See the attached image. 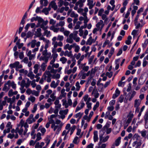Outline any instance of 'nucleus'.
Instances as JSON below:
<instances>
[{
  "label": "nucleus",
  "instance_id": "nucleus-55",
  "mask_svg": "<svg viewBox=\"0 0 148 148\" xmlns=\"http://www.w3.org/2000/svg\"><path fill=\"white\" fill-rule=\"evenodd\" d=\"M28 99L29 100L31 101L32 103H33L35 101L36 98L34 97L31 96L28 98Z\"/></svg>",
  "mask_w": 148,
  "mask_h": 148
},
{
  "label": "nucleus",
  "instance_id": "nucleus-4",
  "mask_svg": "<svg viewBox=\"0 0 148 148\" xmlns=\"http://www.w3.org/2000/svg\"><path fill=\"white\" fill-rule=\"evenodd\" d=\"M51 127L53 129V131L56 132V134H59L61 129V127L60 125L54 124L51 125Z\"/></svg>",
  "mask_w": 148,
  "mask_h": 148
},
{
  "label": "nucleus",
  "instance_id": "nucleus-2",
  "mask_svg": "<svg viewBox=\"0 0 148 148\" xmlns=\"http://www.w3.org/2000/svg\"><path fill=\"white\" fill-rule=\"evenodd\" d=\"M42 76L44 80L46 81L47 82H51L52 75L49 70L45 71Z\"/></svg>",
  "mask_w": 148,
  "mask_h": 148
},
{
  "label": "nucleus",
  "instance_id": "nucleus-17",
  "mask_svg": "<svg viewBox=\"0 0 148 148\" xmlns=\"http://www.w3.org/2000/svg\"><path fill=\"white\" fill-rule=\"evenodd\" d=\"M50 57V55L49 54V56H42L40 57L39 60L40 61L44 60L45 61L44 62H45L46 60H47V62L49 60V58Z\"/></svg>",
  "mask_w": 148,
  "mask_h": 148
},
{
  "label": "nucleus",
  "instance_id": "nucleus-60",
  "mask_svg": "<svg viewBox=\"0 0 148 148\" xmlns=\"http://www.w3.org/2000/svg\"><path fill=\"white\" fill-rule=\"evenodd\" d=\"M23 127H21L20 129L19 130H18V132L19 134L22 136L23 132Z\"/></svg>",
  "mask_w": 148,
  "mask_h": 148
},
{
  "label": "nucleus",
  "instance_id": "nucleus-9",
  "mask_svg": "<svg viewBox=\"0 0 148 148\" xmlns=\"http://www.w3.org/2000/svg\"><path fill=\"white\" fill-rule=\"evenodd\" d=\"M74 36V35L73 33L70 34L69 37L66 39V42L71 44L73 42Z\"/></svg>",
  "mask_w": 148,
  "mask_h": 148
},
{
  "label": "nucleus",
  "instance_id": "nucleus-51",
  "mask_svg": "<svg viewBox=\"0 0 148 148\" xmlns=\"http://www.w3.org/2000/svg\"><path fill=\"white\" fill-rule=\"evenodd\" d=\"M75 86L76 87V90L77 91H79L80 89V86L79 85V83L78 82H76Z\"/></svg>",
  "mask_w": 148,
  "mask_h": 148
},
{
  "label": "nucleus",
  "instance_id": "nucleus-33",
  "mask_svg": "<svg viewBox=\"0 0 148 148\" xmlns=\"http://www.w3.org/2000/svg\"><path fill=\"white\" fill-rule=\"evenodd\" d=\"M78 76L79 78L82 79H84L86 77L84 73H82L81 72L79 73Z\"/></svg>",
  "mask_w": 148,
  "mask_h": 148
},
{
  "label": "nucleus",
  "instance_id": "nucleus-36",
  "mask_svg": "<svg viewBox=\"0 0 148 148\" xmlns=\"http://www.w3.org/2000/svg\"><path fill=\"white\" fill-rule=\"evenodd\" d=\"M25 79L27 81V82L26 83L25 88H27L29 86L31 83V81H30L29 79L28 78H26Z\"/></svg>",
  "mask_w": 148,
  "mask_h": 148
},
{
  "label": "nucleus",
  "instance_id": "nucleus-37",
  "mask_svg": "<svg viewBox=\"0 0 148 148\" xmlns=\"http://www.w3.org/2000/svg\"><path fill=\"white\" fill-rule=\"evenodd\" d=\"M140 133L141 134L142 136L145 138V137L146 134L147 133V131L145 130H144L140 131Z\"/></svg>",
  "mask_w": 148,
  "mask_h": 148
},
{
  "label": "nucleus",
  "instance_id": "nucleus-6",
  "mask_svg": "<svg viewBox=\"0 0 148 148\" xmlns=\"http://www.w3.org/2000/svg\"><path fill=\"white\" fill-rule=\"evenodd\" d=\"M40 40H42L45 43L44 47L45 49H47L49 47V45L50 43V42L49 40L43 37H41L39 38Z\"/></svg>",
  "mask_w": 148,
  "mask_h": 148
},
{
  "label": "nucleus",
  "instance_id": "nucleus-62",
  "mask_svg": "<svg viewBox=\"0 0 148 148\" xmlns=\"http://www.w3.org/2000/svg\"><path fill=\"white\" fill-rule=\"evenodd\" d=\"M52 44L53 45V47H54V49H56V48L58 46V42H52Z\"/></svg>",
  "mask_w": 148,
  "mask_h": 148
},
{
  "label": "nucleus",
  "instance_id": "nucleus-46",
  "mask_svg": "<svg viewBox=\"0 0 148 148\" xmlns=\"http://www.w3.org/2000/svg\"><path fill=\"white\" fill-rule=\"evenodd\" d=\"M60 74L57 73L56 75H52V77L54 79H58L60 78Z\"/></svg>",
  "mask_w": 148,
  "mask_h": 148
},
{
  "label": "nucleus",
  "instance_id": "nucleus-13",
  "mask_svg": "<svg viewBox=\"0 0 148 148\" xmlns=\"http://www.w3.org/2000/svg\"><path fill=\"white\" fill-rule=\"evenodd\" d=\"M141 144L142 143L141 141L138 142L137 140H136L132 143V146L134 147L136 145L135 148H140Z\"/></svg>",
  "mask_w": 148,
  "mask_h": 148
},
{
  "label": "nucleus",
  "instance_id": "nucleus-43",
  "mask_svg": "<svg viewBox=\"0 0 148 148\" xmlns=\"http://www.w3.org/2000/svg\"><path fill=\"white\" fill-rule=\"evenodd\" d=\"M60 61L62 62L63 64H65L67 61V59L65 57H62L60 59Z\"/></svg>",
  "mask_w": 148,
  "mask_h": 148
},
{
  "label": "nucleus",
  "instance_id": "nucleus-47",
  "mask_svg": "<svg viewBox=\"0 0 148 148\" xmlns=\"http://www.w3.org/2000/svg\"><path fill=\"white\" fill-rule=\"evenodd\" d=\"M72 63L70 66V67L71 68H72L75 65L76 62V60L74 58H73L72 59Z\"/></svg>",
  "mask_w": 148,
  "mask_h": 148
},
{
  "label": "nucleus",
  "instance_id": "nucleus-57",
  "mask_svg": "<svg viewBox=\"0 0 148 148\" xmlns=\"http://www.w3.org/2000/svg\"><path fill=\"white\" fill-rule=\"evenodd\" d=\"M19 72L21 73H23L25 74H26L28 73L27 70H25L23 69H22L19 70Z\"/></svg>",
  "mask_w": 148,
  "mask_h": 148
},
{
  "label": "nucleus",
  "instance_id": "nucleus-53",
  "mask_svg": "<svg viewBox=\"0 0 148 148\" xmlns=\"http://www.w3.org/2000/svg\"><path fill=\"white\" fill-rule=\"evenodd\" d=\"M82 113L80 112H79L75 114V117L76 118L79 117V119H80L82 116Z\"/></svg>",
  "mask_w": 148,
  "mask_h": 148
},
{
  "label": "nucleus",
  "instance_id": "nucleus-48",
  "mask_svg": "<svg viewBox=\"0 0 148 148\" xmlns=\"http://www.w3.org/2000/svg\"><path fill=\"white\" fill-rule=\"evenodd\" d=\"M57 40L60 41H62L64 39V36H63L58 35L57 36Z\"/></svg>",
  "mask_w": 148,
  "mask_h": 148
},
{
  "label": "nucleus",
  "instance_id": "nucleus-35",
  "mask_svg": "<svg viewBox=\"0 0 148 148\" xmlns=\"http://www.w3.org/2000/svg\"><path fill=\"white\" fill-rule=\"evenodd\" d=\"M27 76L30 77L31 79H33L35 76V75L33 74V73L32 72H29L27 75Z\"/></svg>",
  "mask_w": 148,
  "mask_h": 148
},
{
  "label": "nucleus",
  "instance_id": "nucleus-23",
  "mask_svg": "<svg viewBox=\"0 0 148 148\" xmlns=\"http://www.w3.org/2000/svg\"><path fill=\"white\" fill-rule=\"evenodd\" d=\"M95 72L96 71L94 70L93 69H92V72L89 76V77L88 79V81H89L95 75Z\"/></svg>",
  "mask_w": 148,
  "mask_h": 148
},
{
  "label": "nucleus",
  "instance_id": "nucleus-3",
  "mask_svg": "<svg viewBox=\"0 0 148 148\" xmlns=\"http://www.w3.org/2000/svg\"><path fill=\"white\" fill-rule=\"evenodd\" d=\"M103 133H100L99 134V138L100 141L98 144L99 145H101L102 143H105L106 142L109 138L108 136H107L106 137H103Z\"/></svg>",
  "mask_w": 148,
  "mask_h": 148
},
{
  "label": "nucleus",
  "instance_id": "nucleus-5",
  "mask_svg": "<svg viewBox=\"0 0 148 148\" xmlns=\"http://www.w3.org/2000/svg\"><path fill=\"white\" fill-rule=\"evenodd\" d=\"M110 126V125L108 123H107L106 125L103 127V128L101 130V131H102L103 133L104 134L106 130V133L107 134H110L111 132L112 129L110 128H108Z\"/></svg>",
  "mask_w": 148,
  "mask_h": 148
},
{
  "label": "nucleus",
  "instance_id": "nucleus-41",
  "mask_svg": "<svg viewBox=\"0 0 148 148\" xmlns=\"http://www.w3.org/2000/svg\"><path fill=\"white\" fill-rule=\"evenodd\" d=\"M136 92L134 91H133L132 93V94L130 96L129 98V101H131L132 98H133V97L136 94Z\"/></svg>",
  "mask_w": 148,
  "mask_h": 148
},
{
  "label": "nucleus",
  "instance_id": "nucleus-49",
  "mask_svg": "<svg viewBox=\"0 0 148 148\" xmlns=\"http://www.w3.org/2000/svg\"><path fill=\"white\" fill-rule=\"evenodd\" d=\"M76 128V126L75 125H73L72 127H71L70 128V135L72 134L74 132V131L75 130Z\"/></svg>",
  "mask_w": 148,
  "mask_h": 148
},
{
  "label": "nucleus",
  "instance_id": "nucleus-31",
  "mask_svg": "<svg viewBox=\"0 0 148 148\" xmlns=\"http://www.w3.org/2000/svg\"><path fill=\"white\" fill-rule=\"evenodd\" d=\"M44 30L45 31L44 34V35H46L47 37H50L51 36L50 31H48L47 29Z\"/></svg>",
  "mask_w": 148,
  "mask_h": 148
},
{
  "label": "nucleus",
  "instance_id": "nucleus-56",
  "mask_svg": "<svg viewBox=\"0 0 148 148\" xmlns=\"http://www.w3.org/2000/svg\"><path fill=\"white\" fill-rule=\"evenodd\" d=\"M10 86H12V88L14 90L16 89V84H15L14 81L11 82Z\"/></svg>",
  "mask_w": 148,
  "mask_h": 148
},
{
  "label": "nucleus",
  "instance_id": "nucleus-25",
  "mask_svg": "<svg viewBox=\"0 0 148 148\" xmlns=\"http://www.w3.org/2000/svg\"><path fill=\"white\" fill-rule=\"evenodd\" d=\"M79 19L80 21H82L84 20V23L86 25L87 24V23L89 19L87 18L86 19H85V17L83 16H80L79 17Z\"/></svg>",
  "mask_w": 148,
  "mask_h": 148
},
{
  "label": "nucleus",
  "instance_id": "nucleus-38",
  "mask_svg": "<svg viewBox=\"0 0 148 148\" xmlns=\"http://www.w3.org/2000/svg\"><path fill=\"white\" fill-rule=\"evenodd\" d=\"M36 121L35 119H27L26 120V122L29 124H31L32 123Z\"/></svg>",
  "mask_w": 148,
  "mask_h": 148
},
{
  "label": "nucleus",
  "instance_id": "nucleus-61",
  "mask_svg": "<svg viewBox=\"0 0 148 148\" xmlns=\"http://www.w3.org/2000/svg\"><path fill=\"white\" fill-rule=\"evenodd\" d=\"M113 73L112 72H107L106 73V76H108L109 78H110L112 76Z\"/></svg>",
  "mask_w": 148,
  "mask_h": 148
},
{
  "label": "nucleus",
  "instance_id": "nucleus-39",
  "mask_svg": "<svg viewBox=\"0 0 148 148\" xmlns=\"http://www.w3.org/2000/svg\"><path fill=\"white\" fill-rule=\"evenodd\" d=\"M38 18L37 19V21H38V25H39L42 23L44 21L43 19L40 17L38 16Z\"/></svg>",
  "mask_w": 148,
  "mask_h": 148
},
{
  "label": "nucleus",
  "instance_id": "nucleus-30",
  "mask_svg": "<svg viewBox=\"0 0 148 148\" xmlns=\"http://www.w3.org/2000/svg\"><path fill=\"white\" fill-rule=\"evenodd\" d=\"M79 69H82V70L81 71V72H82L83 71L85 72H87L89 70V66H85L82 67L81 68H79Z\"/></svg>",
  "mask_w": 148,
  "mask_h": 148
},
{
  "label": "nucleus",
  "instance_id": "nucleus-42",
  "mask_svg": "<svg viewBox=\"0 0 148 148\" xmlns=\"http://www.w3.org/2000/svg\"><path fill=\"white\" fill-rule=\"evenodd\" d=\"M50 86L53 88H56L57 86L54 81H53L51 82L50 84Z\"/></svg>",
  "mask_w": 148,
  "mask_h": 148
},
{
  "label": "nucleus",
  "instance_id": "nucleus-14",
  "mask_svg": "<svg viewBox=\"0 0 148 148\" xmlns=\"http://www.w3.org/2000/svg\"><path fill=\"white\" fill-rule=\"evenodd\" d=\"M27 12H28V11H27L25 13L24 15L22 17V20H21V22L20 23V25H23L25 23V19L27 17Z\"/></svg>",
  "mask_w": 148,
  "mask_h": 148
},
{
  "label": "nucleus",
  "instance_id": "nucleus-64",
  "mask_svg": "<svg viewBox=\"0 0 148 148\" xmlns=\"http://www.w3.org/2000/svg\"><path fill=\"white\" fill-rule=\"evenodd\" d=\"M145 121H148V112H146L144 116Z\"/></svg>",
  "mask_w": 148,
  "mask_h": 148
},
{
  "label": "nucleus",
  "instance_id": "nucleus-58",
  "mask_svg": "<svg viewBox=\"0 0 148 148\" xmlns=\"http://www.w3.org/2000/svg\"><path fill=\"white\" fill-rule=\"evenodd\" d=\"M80 49V47L78 45H76L75 47V51L76 53L79 52Z\"/></svg>",
  "mask_w": 148,
  "mask_h": 148
},
{
  "label": "nucleus",
  "instance_id": "nucleus-8",
  "mask_svg": "<svg viewBox=\"0 0 148 148\" xmlns=\"http://www.w3.org/2000/svg\"><path fill=\"white\" fill-rule=\"evenodd\" d=\"M104 26V24L103 23V21L102 20H100L96 25V27L100 29V32H101Z\"/></svg>",
  "mask_w": 148,
  "mask_h": 148
},
{
  "label": "nucleus",
  "instance_id": "nucleus-15",
  "mask_svg": "<svg viewBox=\"0 0 148 148\" xmlns=\"http://www.w3.org/2000/svg\"><path fill=\"white\" fill-rule=\"evenodd\" d=\"M41 29L40 28H38L36 29V31L35 32L34 35L37 37H40L42 35L41 33Z\"/></svg>",
  "mask_w": 148,
  "mask_h": 148
},
{
  "label": "nucleus",
  "instance_id": "nucleus-18",
  "mask_svg": "<svg viewBox=\"0 0 148 148\" xmlns=\"http://www.w3.org/2000/svg\"><path fill=\"white\" fill-rule=\"evenodd\" d=\"M20 64L18 61H16L13 64H10V68L12 69L13 68L17 67Z\"/></svg>",
  "mask_w": 148,
  "mask_h": 148
},
{
  "label": "nucleus",
  "instance_id": "nucleus-28",
  "mask_svg": "<svg viewBox=\"0 0 148 148\" xmlns=\"http://www.w3.org/2000/svg\"><path fill=\"white\" fill-rule=\"evenodd\" d=\"M121 137H119L118 138L116 139L115 141V143L113 144H114V146H119L121 142Z\"/></svg>",
  "mask_w": 148,
  "mask_h": 148
},
{
  "label": "nucleus",
  "instance_id": "nucleus-24",
  "mask_svg": "<svg viewBox=\"0 0 148 148\" xmlns=\"http://www.w3.org/2000/svg\"><path fill=\"white\" fill-rule=\"evenodd\" d=\"M95 72L96 71L94 70L93 69H92V72L89 76V77L88 79V81H89L95 75Z\"/></svg>",
  "mask_w": 148,
  "mask_h": 148
},
{
  "label": "nucleus",
  "instance_id": "nucleus-12",
  "mask_svg": "<svg viewBox=\"0 0 148 148\" xmlns=\"http://www.w3.org/2000/svg\"><path fill=\"white\" fill-rule=\"evenodd\" d=\"M87 5L88 6L89 8L92 9L94 6L95 3H94L93 0H87Z\"/></svg>",
  "mask_w": 148,
  "mask_h": 148
},
{
  "label": "nucleus",
  "instance_id": "nucleus-40",
  "mask_svg": "<svg viewBox=\"0 0 148 148\" xmlns=\"http://www.w3.org/2000/svg\"><path fill=\"white\" fill-rule=\"evenodd\" d=\"M47 51V49H45V50L43 51L42 52V56H49V55H50V56H51V53H48Z\"/></svg>",
  "mask_w": 148,
  "mask_h": 148
},
{
  "label": "nucleus",
  "instance_id": "nucleus-10",
  "mask_svg": "<svg viewBox=\"0 0 148 148\" xmlns=\"http://www.w3.org/2000/svg\"><path fill=\"white\" fill-rule=\"evenodd\" d=\"M47 60H46L45 62H43L41 65V68L40 69V71L41 72L44 71L46 69L47 66Z\"/></svg>",
  "mask_w": 148,
  "mask_h": 148
},
{
  "label": "nucleus",
  "instance_id": "nucleus-21",
  "mask_svg": "<svg viewBox=\"0 0 148 148\" xmlns=\"http://www.w3.org/2000/svg\"><path fill=\"white\" fill-rule=\"evenodd\" d=\"M95 42L94 41V39H92V37L91 36H90L87 40L86 42V44L90 45H92V43H94Z\"/></svg>",
  "mask_w": 148,
  "mask_h": 148
},
{
  "label": "nucleus",
  "instance_id": "nucleus-52",
  "mask_svg": "<svg viewBox=\"0 0 148 148\" xmlns=\"http://www.w3.org/2000/svg\"><path fill=\"white\" fill-rule=\"evenodd\" d=\"M24 56V52L23 51L20 52L19 54V57L21 60L23 59Z\"/></svg>",
  "mask_w": 148,
  "mask_h": 148
},
{
  "label": "nucleus",
  "instance_id": "nucleus-11",
  "mask_svg": "<svg viewBox=\"0 0 148 148\" xmlns=\"http://www.w3.org/2000/svg\"><path fill=\"white\" fill-rule=\"evenodd\" d=\"M49 7H50V8L51 7L55 10H56L58 8V6L56 5V3L54 1H52L50 2L49 5Z\"/></svg>",
  "mask_w": 148,
  "mask_h": 148
},
{
  "label": "nucleus",
  "instance_id": "nucleus-20",
  "mask_svg": "<svg viewBox=\"0 0 148 148\" xmlns=\"http://www.w3.org/2000/svg\"><path fill=\"white\" fill-rule=\"evenodd\" d=\"M93 140L94 142H96L98 141V132L97 131H94L93 133Z\"/></svg>",
  "mask_w": 148,
  "mask_h": 148
},
{
  "label": "nucleus",
  "instance_id": "nucleus-59",
  "mask_svg": "<svg viewBox=\"0 0 148 148\" xmlns=\"http://www.w3.org/2000/svg\"><path fill=\"white\" fill-rule=\"evenodd\" d=\"M99 106V103L98 102H96V104L94 105L93 108V110L94 111H95L97 108Z\"/></svg>",
  "mask_w": 148,
  "mask_h": 148
},
{
  "label": "nucleus",
  "instance_id": "nucleus-26",
  "mask_svg": "<svg viewBox=\"0 0 148 148\" xmlns=\"http://www.w3.org/2000/svg\"><path fill=\"white\" fill-rule=\"evenodd\" d=\"M50 30L53 31L55 33L58 32L59 30V28L56 27L54 25L51 26L50 27Z\"/></svg>",
  "mask_w": 148,
  "mask_h": 148
},
{
  "label": "nucleus",
  "instance_id": "nucleus-34",
  "mask_svg": "<svg viewBox=\"0 0 148 148\" xmlns=\"http://www.w3.org/2000/svg\"><path fill=\"white\" fill-rule=\"evenodd\" d=\"M34 73L35 74L37 73L39 65L37 64H36L34 65Z\"/></svg>",
  "mask_w": 148,
  "mask_h": 148
},
{
  "label": "nucleus",
  "instance_id": "nucleus-44",
  "mask_svg": "<svg viewBox=\"0 0 148 148\" xmlns=\"http://www.w3.org/2000/svg\"><path fill=\"white\" fill-rule=\"evenodd\" d=\"M10 87L7 86V85L5 84H4V86L2 89V90L7 92L10 88Z\"/></svg>",
  "mask_w": 148,
  "mask_h": 148
},
{
  "label": "nucleus",
  "instance_id": "nucleus-45",
  "mask_svg": "<svg viewBox=\"0 0 148 148\" xmlns=\"http://www.w3.org/2000/svg\"><path fill=\"white\" fill-rule=\"evenodd\" d=\"M70 16L72 18H77L78 15L77 14H75L74 12H72L70 14Z\"/></svg>",
  "mask_w": 148,
  "mask_h": 148
},
{
  "label": "nucleus",
  "instance_id": "nucleus-50",
  "mask_svg": "<svg viewBox=\"0 0 148 148\" xmlns=\"http://www.w3.org/2000/svg\"><path fill=\"white\" fill-rule=\"evenodd\" d=\"M36 140H40L42 138L41 137V134L39 132H38L36 135Z\"/></svg>",
  "mask_w": 148,
  "mask_h": 148
},
{
  "label": "nucleus",
  "instance_id": "nucleus-29",
  "mask_svg": "<svg viewBox=\"0 0 148 148\" xmlns=\"http://www.w3.org/2000/svg\"><path fill=\"white\" fill-rule=\"evenodd\" d=\"M64 53V56H67L68 57H72L73 56V54L72 53V51H69L67 50H66L65 52Z\"/></svg>",
  "mask_w": 148,
  "mask_h": 148
},
{
  "label": "nucleus",
  "instance_id": "nucleus-22",
  "mask_svg": "<svg viewBox=\"0 0 148 148\" xmlns=\"http://www.w3.org/2000/svg\"><path fill=\"white\" fill-rule=\"evenodd\" d=\"M47 69L49 70H50V73H51L55 74L57 73L56 69H54V68L51 67V65L47 67Z\"/></svg>",
  "mask_w": 148,
  "mask_h": 148
},
{
  "label": "nucleus",
  "instance_id": "nucleus-32",
  "mask_svg": "<svg viewBox=\"0 0 148 148\" xmlns=\"http://www.w3.org/2000/svg\"><path fill=\"white\" fill-rule=\"evenodd\" d=\"M68 112V109H66L64 110H61L59 112V113L60 114H63L65 115L67 114Z\"/></svg>",
  "mask_w": 148,
  "mask_h": 148
},
{
  "label": "nucleus",
  "instance_id": "nucleus-54",
  "mask_svg": "<svg viewBox=\"0 0 148 148\" xmlns=\"http://www.w3.org/2000/svg\"><path fill=\"white\" fill-rule=\"evenodd\" d=\"M39 91H36L34 90L32 91V94L36 96H38L39 95Z\"/></svg>",
  "mask_w": 148,
  "mask_h": 148
},
{
  "label": "nucleus",
  "instance_id": "nucleus-19",
  "mask_svg": "<svg viewBox=\"0 0 148 148\" xmlns=\"http://www.w3.org/2000/svg\"><path fill=\"white\" fill-rule=\"evenodd\" d=\"M51 10V8L48 7V8H45L42 10V12L44 13L45 15H47L49 14V11Z\"/></svg>",
  "mask_w": 148,
  "mask_h": 148
},
{
  "label": "nucleus",
  "instance_id": "nucleus-16",
  "mask_svg": "<svg viewBox=\"0 0 148 148\" xmlns=\"http://www.w3.org/2000/svg\"><path fill=\"white\" fill-rule=\"evenodd\" d=\"M141 100L139 99H136L134 101V107H139L141 103Z\"/></svg>",
  "mask_w": 148,
  "mask_h": 148
},
{
  "label": "nucleus",
  "instance_id": "nucleus-1",
  "mask_svg": "<svg viewBox=\"0 0 148 148\" xmlns=\"http://www.w3.org/2000/svg\"><path fill=\"white\" fill-rule=\"evenodd\" d=\"M40 41L37 42L36 40L34 39L29 42L27 44V46L28 47L30 46L32 48H34L36 46V47L32 50V52L35 53L38 51L39 47L40 46Z\"/></svg>",
  "mask_w": 148,
  "mask_h": 148
},
{
  "label": "nucleus",
  "instance_id": "nucleus-63",
  "mask_svg": "<svg viewBox=\"0 0 148 148\" xmlns=\"http://www.w3.org/2000/svg\"><path fill=\"white\" fill-rule=\"evenodd\" d=\"M35 148H42V147L40 145V143L39 142H37L35 147Z\"/></svg>",
  "mask_w": 148,
  "mask_h": 148
},
{
  "label": "nucleus",
  "instance_id": "nucleus-27",
  "mask_svg": "<svg viewBox=\"0 0 148 148\" xmlns=\"http://www.w3.org/2000/svg\"><path fill=\"white\" fill-rule=\"evenodd\" d=\"M40 3L41 5H43L44 6H46L48 3L47 0H40Z\"/></svg>",
  "mask_w": 148,
  "mask_h": 148
},
{
  "label": "nucleus",
  "instance_id": "nucleus-7",
  "mask_svg": "<svg viewBox=\"0 0 148 148\" xmlns=\"http://www.w3.org/2000/svg\"><path fill=\"white\" fill-rule=\"evenodd\" d=\"M48 22V21L47 20L45 21H44L39 25L36 26V27H38V26H40L43 30H45V29H47L48 28L47 26H45Z\"/></svg>",
  "mask_w": 148,
  "mask_h": 148
}]
</instances>
